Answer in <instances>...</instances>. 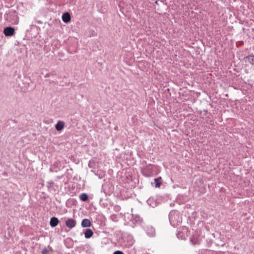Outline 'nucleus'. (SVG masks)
Here are the masks:
<instances>
[{"label":"nucleus","instance_id":"nucleus-13","mask_svg":"<svg viewBox=\"0 0 254 254\" xmlns=\"http://www.w3.org/2000/svg\"><path fill=\"white\" fill-rule=\"evenodd\" d=\"M79 198L82 201H86L88 199V195L85 193H82L80 195Z\"/></svg>","mask_w":254,"mask_h":254},{"label":"nucleus","instance_id":"nucleus-1","mask_svg":"<svg viewBox=\"0 0 254 254\" xmlns=\"http://www.w3.org/2000/svg\"><path fill=\"white\" fill-rule=\"evenodd\" d=\"M6 19L12 24L16 25L19 23V17L15 11H9L6 13Z\"/></svg>","mask_w":254,"mask_h":254},{"label":"nucleus","instance_id":"nucleus-11","mask_svg":"<svg viewBox=\"0 0 254 254\" xmlns=\"http://www.w3.org/2000/svg\"><path fill=\"white\" fill-rule=\"evenodd\" d=\"M84 234L85 238L89 239L93 236V232L90 229H88L85 231Z\"/></svg>","mask_w":254,"mask_h":254},{"label":"nucleus","instance_id":"nucleus-14","mask_svg":"<svg viewBox=\"0 0 254 254\" xmlns=\"http://www.w3.org/2000/svg\"><path fill=\"white\" fill-rule=\"evenodd\" d=\"M55 184L53 181L47 182V187L50 190H55Z\"/></svg>","mask_w":254,"mask_h":254},{"label":"nucleus","instance_id":"nucleus-15","mask_svg":"<svg viewBox=\"0 0 254 254\" xmlns=\"http://www.w3.org/2000/svg\"><path fill=\"white\" fill-rule=\"evenodd\" d=\"M161 180V177H158V178H155L154 179V182L156 183V184H155L156 188H159L160 187L161 184V183L160 182Z\"/></svg>","mask_w":254,"mask_h":254},{"label":"nucleus","instance_id":"nucleus-18","mask_svg":"<svg viewBox=\"0 0 254 254\" xmlns=\"http://www.w3.org/2000/svg\"><path fill=\"white\" fill-rule=\"evenodd\" d=\"M113 254H124L123 252L120 251H115Z\"/></svg>","mask_w":254,"mask_h":254},{"label":"nucleus","instance_id":"nucleus-10","mask_svg":"<svg viewBox=\"0 0 254 254\" xmlns=\"http://www.w3.org/2000/svg\"><path fill=\"white\" fill-rule=\"evenodd\" d=\"M91 225V222L88 219H84L81 222V226L82 227H88Z\"/></svg>","mask_w":254,"mask_h":254},{"label":"nucleus","instance_id":"nucleus-9","mask_svg":"<svg viewBox=\"0 0 254 254\" xmlns=\"http://www.w3.org/2000/svg\"><path fill=\"white\" fill-rule=\"evenodd\" d=\"M64 126V123L63 121H59L56 125L55 127L58 131H60L63 129Z\"/></svg>","mask_w":254,"mask_h":254},{"label":"nucleus","instance_id":"nucleus-5","mask_svg":"<svg viewBox=\"0 0 254 254\" xmlns=\"http://www.w3.org/2000/svg\"><path fill=\"white\" fill-rule=\"evenodd\" d=\"M142 221V219H141V218L138 215H132L130 219V221H131L132 223L135 225H138L140 224Z\"/></svg>","mask_w":254,"mask_h":254},{"label":"nucleus","instance_id":"nucleus-12","mask_svg":"<svg viewBox=\"0 0 254 254\" xmlns=\"http://www.w3.org/2000/svg\"><path fill=\"white\" fill-rule=\"evenodd\" d=\"M201 254H222L221 252L212 251L209 250H204L202 251Z\"/></svg>","mask_w":254,"mask_h":254},{"label":"nucleus","instance_id":"nucleus-8","mask_svg":"<svg viewBox=\"0 0 254 254\" xmlns=\"http://www.w3.org/2000/svg\"><path fill=\"white\" fill-rule=\"evenodd\" d=\"M70 15L67 13H64L62 15V20L65 23H68L70 20Z\"/></svg>","mask_w":254,"mask_h":254},{"label":"nucleus","instance_id":"nucleus-16","mask_svg":"<svg viewBox=\"0 0 254 254\" xmlns=\"http://www.w3.org/2000/svg\"><path fill=\"white\" fill-rule=\"evenodd\" d=\"M49 253V250L47 248H44L42 251V254H48Z\"/></svg>","mask_w":254,"mask_h":254},{"label":"nucleus","instance_id":"nucleus-22","mask_svg":"<svg viewBox=\"0 0 254 254\" xmlns=\"http://www.w3.org/2000/svg\"><path fill=\"white\" fill-rule=\"evenodd\" d=\"M113 217H114V216H111V218H112V219H113L112 218H113Z\"/></svg>","mask_w":254,"mask_h":254},{"label":"nucleus","instance_id":"nucleus-3","mask_svg":"<svg viewBox=\"0 0 254 254\" xmlns=\"http://www.w3.org/2000/svg\"><path fill=\"white\" fill-rule=\"evenodd\" d=\"M65 224L66 226L69 229H72L74 228L76 224V221L72 218H67L65 222Z\"/></svg>","mask_w":254,"mask_h":254},{"label":"nucleus","instance_id":"nucleus-6","mask_svg":"<svg viewBox=\"0 0 254 254\" xmlns=\"http://www.w3.org/2000/svg\"><path fill=\"white\" fill-rule=\"evenodd\" d=\"M244 62L246 63H249L251 64H254V55H250L247 57H245L243 59Z\"/></svg>","mask_w":254,"mask_h":254},{"label":"nucleus","instance_id":"nucleus-20","mask_svg":"<svg viewBox=\"0 0 254 254\" xmlns=\"http://www.w3.org/2000/svg\"><path fill=\"white\" fill-rule=\"evenodd\" d=\"M181 233H180V232H178V234H177V237H178L179 238H180V235H181Z\"/></svg>","mask_w":254,"mask_h":254},{"label":"nucleus","instance_id":"nucleus-2","mask_svg":"<svg viewBox=\"0 0 254 254\" xmlns=\"http://www.w3.org/2000/svg\"><path fill=\"white\" fill-rule=\"evenodd\" d=\"M169 221L172 226L175 227L180 222L179 215L176 211L172 210L169 215Z\"/></svg>","mask_w":254,"mask_h":254},{"label":"nucleus","instance_id":"nucleus-19","mask_svg":"<svg viewBox=\"0 0 254 254\" xmlns=\"http://www.w3.org/2000/svg\"><path fill=\"white\" fill-rule=\"evenodd\" d=\"M52 73H47L45 75V78H47V77H50L51 75H52Z\"/></svg>","mask_w":254,"mask_h":254},{"label":"nucleus","instance_id":"nucleus-7","mask_svg":"<svg viewBox=\"0 0 254 254\" xmlns=\"http://www.w3.org/2000/svg\"><path fill=\"white\" fill-rule=\"evenodd\" d=\"M59 222V220L56 217H53L51 218L50 221V224L51 227H55L57 226Z\"/></svg>","mask_w":254,"mask_h":254},{"label":"nucleus","instance_id":"nucleus-4","mask_svg":"<svg viewBox=\"0 0 254 254\" xmlns=\"http://www.w3.org/2000/svg\"><path fill=\"white\" fill-rule=\"evenodd\" d=\"M14 28L12 27H6L3 30V33L6 36H11L14 34Z\"/></svg>","mask_w":254,"mask_h":254},{"label":"nucleus","instance_id":"nucleus-17","mask_svg":"<svg viewBox=\"0 0 254 254\" xmlns=\"http://www.w3.org/2000/svg\"><path fill=\"white\" fill-rule=\"evenodd\" d=\"M151 234L149 235L150 236H153L155 234V230L153 228H151Z\"/></svg>","mask_w":254,"mask_h":254},{"label":"nucleus","instance_id":"nucleus-21","mask_svg":"<svg viewBox=\"0 0 254 254\" xmlns=\"http://www.w3.org/2000/svg\"><path fill=\"white\" fill-rule=\"evenodd\" d=\"M180 237L182 239H183V237H182V235H180Z\"/></svg>","mask_w":254,"mask_h":254}]
</instances>
